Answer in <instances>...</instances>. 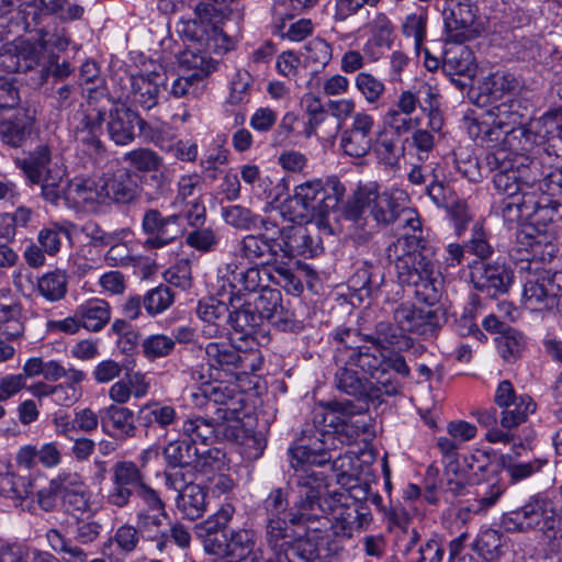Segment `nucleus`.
<instances>
[{"label":"nucleus","instance_id":"obj_9","mask_svg":"<svg viewBox=\"0 0 562 562\" xmlns=\"http://www.w3.org/2000/svg\"><path fill=\"white\" fill-rule=\"evenodd\" d=\"M510 154L503 148L488 153L485 162L491 171H494L493 184L496 191L506 196L515 199L532 190L540 180L538 164L530 160L515 165L509 158Z\"/></svg>","mask_w":562,"mask_h":562},{"label":"nucleus","instance_id":"obj_54","mask_svg":"<svg viewBox=\"0 0 562 562\" xmlns=\"http://www.w3.org/2000/svg\"><path fill=\"white\" fill-rule=\"evenodd\" d=\"M23 334L22 306L19 303L0 304V338L14 340Z\"/></svg>","mask_w":562,"mask_h":562},{"label":"nucleus","instance_id":"obj_14","mask_svg":"<svg viewBox=\"0 0 562 562\" xmlns=\"http://www.w3.org/2000/svg\"><path fill=\"white\" fill-rule=\"evenodd\" d=\"M201 393H193L192 396L196 406H205L206 411L214 415L215 420H239L244 408L243 395L236 387H231L222 382L217 384H205Z\"/></svg>","mask_w":562,"mask_h":562},{"label":"nucleus","instance_id":"obj_50","mask_svg":"<svg viewBox=\"0 0 562 562\" xmlns=\"http://www.w3.org/2000/svg\"><path fill=\"white\" fill-rule=\"evenodd\" d=\"M27 30L36 33V41L42 46L43 53L47 49L65 50L70 43L65 27H59L52 21H46L42 26H32Z\"/></svg>","mask_w":562,"mask_h":562},{"label":"nucleus","instance_id":"obj_23","mask_svg":"<svg viewBox=\"0 0 562 562\" xmlns=\"http://www.w3.org/2000/svg\"><path fill=\"white\" fill-rule=\"evenodd\" d=\"M374 119L367 112H357L352 115L350 126L342 131L340 146L350 157L366 156L373 144Z\"/></svg>","mask_w":562,"mask_h":562},{"label":"nucleus","instance_id":"obj_46","mask_svg":"<svg viewBox=\"0 0 562 562\" xmlns=\"http://www.w3.org/2000/svg\"><path fill=\"white\" fill-rule=\"evenodd\" d=\"M50 162V149L47 145H38L29 156L23 159H16V166L22 169L27 180L33 184H40L43 181V175L47 171Z\"/></svg>","mask_w":562,"mask_h":562},{"label":"nucleus","instance_id":"obj_28","mask_svg":"<svg viewBox=\"0 0 562 562\" xmlns=\"http://www.w3.org/2000/svg\"><path fill=\"white\" fill-rule=\"evenodd\" d=\"M106 200L115 204L130 205L138 202L143 188L139 176L131 169L122 168L104 177Z\"/></svg>","mask_w":562,"mask_h":562},{"label":"nucleus","instance_id":"obj_41","mask_svg":"<svg viewBox=\"0 0 562 562\" xmlns=\"http://www.w3.org/2000/svg\"><path fill=\"white\" fill-rule=\"evenodd\" d=\"M33 479L18 475L11 471L0 472V496L14 502L15 507H23L33 494Z\"/></svg>","mask_w":562,"mask_h":562},{"label":"nucleus","instance_id":"obj_55","mask_svg":"<svg viewBox=\"0 0 562 562\" xmlns=\"http://www.w3.org/2000/svg\"><path fill=\"white\" fill-rule=\"evenodd\" d=\"M474 548L485 560L494 561L505 553L506 540L501 531L488 528L479 535Z\"/></svg>","mask_w":562,"mask_h":562},{"label":"nucleus","instance_id":"obj_7","mask_svg":"<svg viewBox=\"0 0 562 562\" xmlns=\"http://www.w3.org/2000/svg\"><path fill=\"white\" fill-rule=\"evenodd\" d=\"M108 104H111V99L106 88L97 85L88 89L87 108L80 105L81 109L69 117L78 150L86 154L92 165L103 161L106 157V148L100 136L106 120Z\"/></svg>","mask_w":562,"mask_h":562},{"label":"nucleus","instance_id":"obj_18","mask_svg":"<svg viewBox=\"0 0 562 562\" xmlns=\"http://www.w3.org/2000/svg\"><path fill=\"white\" fill-rule=\"evenodd\" d=\"M470 278L475 290L496 299L508 291L514 281V272L509 266L499 260L473 261L470 265Z\"/></svg>","mask_w":562,"mask_h":562},{"label":"nucleus","instance_id":"obj_34","mask_svg":"<svg viewBox=\"0 0 562 562\" xmlns=\"http://www.w3.org/2000/svg\"><path fill=\"white\" fill-rule=\"evenodd\" d=\"M530 217L535 226L544 228L548 224L562 217V204L543 192L542 181L539 180L528 195Z\"/></svg>","mask_w":562,"mask_h":562},{"label":"nucleus","instance_id":"obj_63","mask_svg":"<svg viewBox=\"0 0 562 562\" xmlns=\"http://www.w3.org/2000/svg\"><path fill=\"white\" fill-rule=\"evenodd\" d=\"M123 161L144 175L151 173L162 166V158L149 148H137L125 153Z\"/></svg>","mask_w":562,"mask_h":562},{"label":"nucleus","instance_id":"obj_64","mask_svg":"<svg viewBox=\"0 0 562 562\" xmlns=\"http://www.w3.org/2000/svg\"><path fill=\"white\" fill-rule=\"evenodd\" d=\"M491 238V233L486 232L481 223H475L471 229V237L465 243L467 252L475 256L477 261L485 262L494 254Z\"/></svg>","mask_w":562,"mask_h":562},{"label":"nucleus","instance_id":"obj_44","mask_svg":"<svg viewBox=\"0 0 562 562\" xmlns=\"http://www.w3.org/2000/svg\"><path fill=\"white\" fill-rule=\"evenodd\" d=\"M33 120L27 114H16L0 122V140L11 148H20L31 135Z\"/></svg>","mask_w":562,"mask_h":562},{"label":"nucleus","instance_id":"obj_59","mask_svg":"<svg viewBox=\"0 0 562 562\" xmlns=\"http://www.w3.org/2000/svg\"><path fill=\"white\" fill-rule=\"evenodd\" d=\"M139 183L149 203L166 199L171 193L170 181L160 169L139 177Z\"/></svg>","mask_w":562,"mask_h":562},{"label":"nucleus","instance_id":"obj_32","mask_svg":"<svg viewBox=\"0 0 562 562\" xmlns=\"http://www.w3.org/2000/svg\"><path fill=\"white\" fill-rule=\"evenodd\" d=\"M65 200H74L76 204H82L85 207L94 211L108 201L104 177L99 179H72L65 193Z\"/></svg>","mask_w":562,"mask_h":562},{"label":"nucleus","instance_id":"obj_31","mask_svg":"<svg viewBox=\"0 0 562 562\" xmlns=\"http://www.w3.org/2000/svg\"><path fill=\"white\" fill-rule=\"evenodd\" d=\"M132 101L145 110L158 104L161 87L167 89V77L159 72L130 76Z\"/></svg>","mask_w":562,"mask_h":562},{"label":"nucleus","instance_id":"obj_6","mask_svg":"<svg viewBox=\"0 0 562 562\" xmlns=\"http://www.w3.org/2000/svg\"><path fill=\"white\" fill-rule=\"evenodd\" d=\"M319 499L329 505L324 508V517L330 527L323 538L334 536L336 538L350 539L356 532L366 530L372 522V513L366 498L369 497V484H348V493H328L324 486V473H318Z\"/></svg>","mask_w":562,"mask_h":562},{"label":"nucleus","instance_id":"obj_53","mask_svg":"<svg viewBox=\"0 0 562 562\" xmlns=\"http://www.w3.org/2000/svg\"><path fill=\"white\" fill-rule=\"evenodd\" d=\"M37 291L48 302H58L67 294L68 276L59 269L47 272L38 278Z\"/></svg>","mask_w":562,"mask_h":562},{"label":"nucleus","instance_id":"obj_25","mask_svg":"<svg viewBox=\"0 0 562 562\" xmlns=\"http://www.w3.org/2000/svg\"><path fill=\"white\" fill-rule=\"evenodd\" d=\"M67 0H40V5L36 3H23L22 16L25 29L42 25L46 21H52V14H56L63 21H71L79 19L83 13V8L78 4L68 5Z\"/></svg>","mask_w":562,"mask_h":562},{"label":"nucleus","instance_id":"obj_58","mask_svg":"<svg viewBox=\"0 0 562 562\" xmlns=\"http://www.w3.org/2000/svg\"><path fill=\"white\" fill-rule=\"evenodd\" d=\"M273 555L266 559L265 562H292L288 555V551H293V554L301 559L303 562H317L318 553L316 546L313 544L306 537H300V544H291L284 548H270Z\"/></svg>","mask_w":562,"mask_h":562},{"label":"nucleus","instance_id":"obj_37","mask_svg":"<svg viewBox=\"0 0 562 562\" xmlns=\"http://www.w3.org/2000/svg\"><path fill=\"white\" fill-rule=\"evenodd\" d=\"M383 282L384 273L382 268L366 261L349 278L348 284L359 300L363 301L364 299L376 296Z\"/></svg>","mask_w":562,"mask_h":562},{"label":"nucleus","instance_id":"obj_40","mask_svg":"<svg viewBox=\"0 0 562 562\" xmlns=\"http://www.w3.org/2000/svg\"><path fill=\"white\" fill-rule=\"evenodd\" d=\"M225 420H215L214 415L194 417L183 422L182 431L192 442L199 446L211 443L224 428Z\"/></svg>","mask_w":562,"mask_h":562},{"label":"nucleus","instance_id":"obj_52","mask_svg":"<svg viewBox=\"0 0 562 562\" xmlns=\"http://www.w3.org/2000/svg\"><path fill=\"white\" fill-rule=\"evenodd\" d=\"M75 225L71 222H54L38 232L37 241L43 250L49 255H56L61 247V236L71 238V229Z\"/></svg>","mask_w":562,"mask_h":562},{"label":"nucleus","instance_id":"obj_10","mask_svg":"<svg viewBox=\"0 0 562 562\" xmlns=\"http://www.w3.org/2000/svg\"><path fill=\"white\" fill-rule=\"evenodd\" d=\"M346 193L345 186L337 178L308 180L294 189V200L311 217L324 220L335 211Z\"/></svg>","mask_w":562,"mask_h":562},{"label":"nucleus","instance_id":"obj_47","mask_svg":"<svg viewBox=\"0 0 562 562\" xmlns=\"http://www.w3.org/2000/svg\"><path fill=\"white\" fill-rule=\"evenodd\" d=\"M474 60L472 50L467 46L450 48L445 53L442 71L447 76H474L476 72Z\"/></svg>","mask_w":562,"mask_h":562},{"label":"nucleus","instance_id":"obj_21","mask_svg":"<svg viewBox=\"0 0 562 562\" xmlns=\"http://www.w3.org/2000/svg\"><path fill=\"white\" fill-rule=\"evenodd\" d=\"M357 352L353 353V358L348 364L360 368L363 373L370 375L373 384L385 396L396 395L400 392L401 382L384 375L385 355L379 346L372 344V346H366Z\"/></svg>","mask_w":562,"mask_h":562},{"label":"nucleus","instance_id":"obj_49","mask_svg":"<svg viewBox=\"0 0 562 562\" xmlns=\"http://www.w3.org/2000/svg\"><path fill=\"white\" fill-rule=\"evenodd\" d=\"M196 453H199V445L188 437L170 441L164 449L167 465L196 468Z\"/></svg>","mask_w":562,"mask_h":562},{"label":"nucleus","instance_id":"obj_57","mask_svg":"<svg viewBox=\"0 0 562 562\" xmlns=\"http://www.w3.org/2000/svg\"><path fill=\"white\" fill-rule=\"evenodd\" d=\"M268 278H270V273L265 271L263 276H261V271L256 265L241 270L236 268L232 271L228 280L231 285L238 292H257L258 290L260 291L262 288L268 286V284L263 283Z\"/></svg>","mask_w":562,"mask_h":562},{"label":"nucleus","instance_id":"obj_26","mask_svg":"<svg viewBox=\"0 0 562 562\" xmlns=\"http://www.w3.org/2000/svg\"><path fill=\"white\" fill-rule=\"evenodd\" d=\"M373 312L363 311L359 317V328H350L340 326L331 333L333 341L336 344L335 359L336 363L348 364L353 358V353L364 348L361 342L368 341L363 337V333L370 329V321Z\"/></svg>","mask_w":562,"mask_h":562},{"label":"nucleus","instance_id":"obj_12","mask_svg":"<svg viewBox=\"0 0 562 562\" xmlns=\"http://www.w3.org/2000/svg\"><path fill=\"white\" fill-rule=\"evenodd\" d=\"M226 342H210L205 347V357L210 369L223 372L225 376L249 374L260 369L262 359L257 349L241 350Z\"/></svg>","mask_w":562,"mask_h":562},{"label":"nucleus","instance_id":"obj_62","mask_svg":"<svg viewBox=\"0 0 562 562\" xmlns=\"http://www.w3.org/2000/svg\"><path fill=\"white\" fill-rule=\"evenodd\" d=\"M371 38L366 44V48L370 45L390 48L393 43L394 26L389 16L384 12H378L368 24Z\"/></svg>","mask_w":562,"mask_h":562},{"label":"nucleus","instance_id":"obj_51","mask_svg":"<svg viewBox=\"0 0 562 562\" xmlns=\"http://www.w3.org/2000/svg\"><path fill=\"white\" fill-rule=\"evenodd\" d=\"M536 411V403L532 398L522 394L507 406L502 407L501 425L503 428L512 429L527 420L529 414Z\"/></svg>","mask_w":562,"mask_h":562},{"label":"nucleus","instance_id":"obj_1","mask_svg":"<svg viewBox=\"0 0 562 562\" xmlns=\"http://www.w3.org/2000/svg\"><path fill=\"white\" fill-rule=\"evenodd\" d=\"M353 366L338 367L334 385L340 393L352 400H333L327 402L326 409L315 412L312 424H305L301 430L300 445L294 456L301 460L322 463L328 460L323 452L325 447L336 448L341 443L356 442L361 434H366L369 424L364 417L353 419L369 409V403L385 396L373 381L360 376Z\"/></svg>","mask_w":562,"mask_h":562},{"label":"nucleus","instance_id":"obj_45","mask_svg":"<svg viewBox=\"0 0 562 562\" xmlns=\"http://www.w3.org/2000/svg\"><path fill=\"white\" fill-rule=\"evenodd\" d=\"M176 504L184 518L190 520L198 519L206 510V491L201 484L189 485V487L178 494Z\"/></svg>","mask_w":562,"mask_h":562},{"label":"nucleus","instance_id":"obj_27","mask_svg":"<svg viewBox=\"0 0 562 562\" xmlns=\"http://www.w3.org/2000/svg\"><path fill=\"white\" fill-rule=\"evenodd\" d=\"M229 305L232 310L228 308L227 321L236 335L232 340L241 341L245 348L252 349L256 341L255 335L263 321L248 301L237 306L235 300L231 297Z\"/></svg>","mask_w":562,"mask_h":562},{"label":"nucleus","instance_id":"obj_48","mask_svg":"<svg viewBox=\"0 0 562 562\" xmlns=\"http://www.w3.org/2000/svg\"><path fill=\"white\" fill-rule=\"evenodd\" d=\"M234 508L231 504L223 505L214 515L196 526V532L204 538V548L210 553L209 539H221L226 536V528L232 519Z\"/></svg>","mask_w":562,"mask_h":562},{"label":"nucleus","instance_id":"obj_42","mask_svg":"<svg viewBox=\"0 0 562 562\" xmlns=\"http://www.w3.org/2000/svg\"><path fill=\"white\" fill-rule=\"evenodd\" d=\"M77 317L85 329L97 333L110 322L111 307L104 300L90 299L77 306Z\"/></svg>","mask_w":562,"mask_h":562},{"label":"nucleus","instance_id":"obj_60","mask_svg":"<svg viewBox=\"0 0 562 562\" xmlns=\"http://www.w3.org/2000/svg\"><path fill=\"white\" fill-rule=\"evenodd\" d=\"M495 341L501 357L507 362L519 359L526 346L524 335L512 327L506 329L503 335L497 336Z\"/></svg>","mask_w":562,"mask_h":562},{"label":"nucleus","instance_id":"obj_19","mask_svg":"<svg viewBox=\"0 0 562 562\" xmlns=\"http://www.w3.org/2000/svg\"><path fill=\"white\" fill-rule=\"evenodd\" d=\"M181 215L164 216L157 209H147L142 218V231L148 238L145 247L149 249L162 248L183 234Z\"/></svg>","mask_w":562,"mask_h":562},{"label":"nucleus","instance_id":"obj_13","mask_svg":"<svg viewBox=\"0 0 562 562\" xmlns=\"http://www.w3.org/2000/svg\"><path fill=\"white\" fill-rule=\"evenodd\" d=\"M522 299L527 308L536 311L555 306L562 315V272H529L524 284Z\"/></svg>","mask_w":562,"mask_h":562},{"label":"nucleus","instance_id":"obj_29","mask_svg":"<svg viewBox=\"0 0 562 562\" xmlns=\"http://www.w3.org/2000/svg\"><path fill=\"white\" fill-rule=\"evenodd\" d=\"M210 553L225 555L231 562L248 561L247 558L254 553V532L246 529L232 531L228 536H221V539H209Z\"/></svg>","mask_w":562,"mask_h":562},{"label":"nucleus","instance_id":"obj_17","mask_svg":"<svg viewBox=\"0 0 562 562\" xmlns=\"http://www.w3.org/2000/svg\"><path fill=\"white\" fill-rule=\"evenodd\" d=\"M476 14V0H450L443 11L448 38L459 44L474 40L482 29Z\"/></svg>","mask_w":562,"mask_h":562},{"label":"nucleus","instance_id":"obj_11","mask_svg":"<svg viewBox=\"0 0 562 562\" xmlns=\"http://www.w3.org/2000/svg\"><path fill=\"white\" fill-rule=\"evenodd\" d=\"M519 100L506 98L488 111L490 116L493 117L491 124L486 122L477 123L474 126L477 131L473 132V127H470V133L482 142L490 143L505 140L509 135L516 133L524 135L525 128L522 125L528 117L526 113L519 111Z\"/></svg>","mask_w":562,"mask_h":562},{"label":"nucleus","instance_id":"obj_16","mask_svg":"<svg viewBox=\"0 0 562 562\" xmlns=\"http://www.w3.org/2000/svg\"><path fill=\"white\" fill-rule=\"evenodd\" d=\"M392 314L403 334L409 331L426 338L435 336L446 321L441 307H416L412 303L397 304Z\"/></svg>","mask_w":562,"mask_h":562},{"label":"nucleus","instance_id":"obj_39","mask_svg":"<svg viewBox=\"0 0 562 562\" xmlns=\"http://www.w3.org/2000/svg\"><path fill=\"white\" fill-rule=\"evenodd\" d=\"M352 443L353 442L341 443L336 448L325 447L322 453L328 457V460H325L322 463H307L305 468L308 469V474L315 472L314 470H312L313 465L324 467L326 464H330V469L335 473L336 481L338 484L347 485L352 483L353 481H357V479L355 477L357 462L355 457L349 453L338 454L334 457L331 453V451H336L337 449H340L342 446H350Z\"/></svg>","mask_w":562,"mask_h":562},{"label":"nucleus","instance_id":"obj_20","mask_svg":"<svg viewBox=\"0 0 562 562\" xmlns=\"http://www.w3.org/2000/svg\"><path fill=\"white\" fill-rule=\"evenodd\" d=\"M44 54L37 41L18 38L0 48V67L8 72H27L41 65Z\"/></svg>","mask_w":562,"mask_h":562},{"label":"nucleus","instance_id":"obj_30","mask_svg":"<svg viewBox=\"0 0 562 562\" xmlns=\"http://www.w3.org/2000/svg\"><path fill=\"white\" fill-rule=\"evenodd\" d=\"M281 240L250 234L239 243V252L243 258L261 266L279 263L282 256Z\"/></svg>","mask_w":562,"mask_h":562},{"label":"nucleus","instance_id":"obj_24","mask_svg":"<svg viewBox=\"0 0 562 562\" xmlns=\"http://www.w3.org/2000/svg\"><path fill=\"white\" fill-rule=\"evenodd\" d=\"M179 419L176 408L157 401L142 405L136 415V422L144 429L147 438H165L169 427Z\"/></svg>","mask_w":562,"mask_h":562},{"label":"nucleus","instance_id":"obj_3","mask_svg":"<svg viewBox=\"0 0 562 562\" xmlns=\"http://www.w3.org/2000/svg\"><path fill=\"white\" fill-rule=\"evenodd\" d=\"M213 4L200 1L192 16H182L177 23V33L186 44L178 55L182 74L172 79L169 93L179 98H200L206 87L207 77L216 69L212 52L224 47L226 37L212 23Z\"/></svg>","mask_w":562,"mask_h":562},{"label":"nucleus","instance_id":"obj_43","mask_svg":"<svg viewBox=\"0 0 562 562\" xmlns=\"http://www.w3.org/2000/svg\"><path fill=\"white\" fill-rule=\"evenodd\" d=\"M521 82L514 74L506 70H497L488 75L482 83L481 90L493 101L505 97L512 98L519 92Z\"/></svg>","mask_w":562,"mask_h":562},{"label":"nucleus","instance_id":"obj_5","mask_svg":"<svg viewBox=\"0 0 562 562\" xmlns=\"http://www.w3.org/2000/svg\"><path fill=\"white\" fill-rule=\"evenodd\" d=\"M342 214L351 223L357 243L367 241L380 225L387 226L396 221L412 229V233L404 235H423L418 216L404 209L392 195L380 193L374 182L359 186L345 205Z\"/></svg>","mask_w":562,"mask_h":562},{"label":"nucleus","instance_id":"obj_8","mask_svg":"<svg viewBox=\"0 0 562 562\" xmlns=\"http://www.w3.org/2000/svg\"><path fill=\"white\" fill-rule=\"evenodd\" d=\"M502 526L509 532L539 531L547 540L555 541L562 530V509L546 493L531 495L526 503L503 514Z\"/></svg>","mask_w":562,"mask_h":562},{"label":"nucleus","instance_id":"obj_2","mask_svg":"<svg viewBox=\"0 0 562 562\" xmlns=\"http://www.w3.org/2000/svg\"><path fill=\"white\" fill-rule=\"evenodd\" d=\"M300 439L289 449L290 464L295 471V482L299 487L297 497L291 504L289 487H273L262 501V512L266 517L265 541L269 548H284L300 544V537L314 533L323 538L330 525L324 517V508L329 509L326 499H319L318 472L308 474L307 463L294 456Z\"/></svg>","mask_w":562,"mask_h":562},{"label":"nucleus","instance_id":"obj_35","mask_svg":"<svg viewBox=\"0 0 562 562\" xmlns=\"http://www.w3.org/2000/svg\"><path fill=\"white\" fill-rule=\"evenodd\" d=\"M102 431L116 439H127L136 435L134 413L127 407L112 404L100 409Z\"/></svg>","mask_w":562,"mask_h":562},{"label":"nucleus","instance_id":"obj_22","mask_svg":"<svg viewBox=\"0 0 562 562\" xmlns=\"http://www.w3.org/2000/svg\"><path fill=\"white\" fill-rule=\"evenodd\" d=\"M106 114V132L109 138L117 146H126L134 142L136 128L145 132L147 123L140 115L124 105L110 104Z\"/></svg>","mask_w":562,"mask_h":562},{"label":"nucleus","instance_id":"obj_15","mask_svg":"<svg viewBox=\"0 0 562 562\" xmlns=\"http://www.w3.org/2000/svg\"><path fill=\"white\" fill-rule=\"evenodd\" d=\"M111 486L105 495L108 505L117 509L130 506L146 482V475L133 461H117L111 468Z\"/></svg>","mask_w":562,"mask_h":562},{"label":"nucleus","instance_id":"obj_56","mask_svg":"<svg viewBox=\"0 0 562 562\" xmlns=\"http://www.w3.org/2000/svg\"><path fill=\"white\" fill-rule=\"evenodd\" d=\"M81 231L89 239V244L93 247H106L111 243L127 240L133 236V232L128 227L106 232L98 223L92 221L87 222L82 226Z\"/></svg>","mask_w":562,"mask_h":562},{"label":"nucleus","instance_id":"obj_4","mask_svg":"<svg viewBox=\"0 0 562 562\" xmlns=\"http://www.w3.org/2000/svg\"><path fill=\"white\" fill-rule=\"evenodd\" d=\"M389 257H395L398 280L414 288V296L427 304L439 303L442 279L436 267L437 248L420 233L402 235L387 248Z\"/></svg>","mask_w":562,"mask_h":562},{"label":"nucleus","instance_id":"obj_61","mask_svg":"<svg viewBox=\"0 0 562 562\" xmlns=\"http://www.w3.org/2000/svg\"><path fill=\"white\" fill-rule=\"evenodd\" d=\"M221 214L224 222L236 229L251 231L258 227L259 215L240 204L223 206Z\"/></svg>","mask_w":562,"mask_h":562},{"label":"nucleus","instance_id":"obj_33","mask_svg":"<svg viewBox=\"0 0 562 562\" xmlns=\"http://www.w3.org/2000/svg\"><path fill=\"white\" fill-rule=\"evenodd\" d=\"M283 259H291L295 256L312 258L322 250V241L318 235L313 236L302 225H289L284 240H281Z\"/></svg>","mask_w":562,"mask_h":562},{"label":"nucleus","instance_id":"obj_38","mask_svg":"<svg viewBox=\"0 0 562 562\" xmlns=\"http://www.w3.org/2000/svg\"><path fill=\"white\" fill-rule=\"evenodd\" d=\"M137 529L143 539L157 542V549L162 551L169 540L168 522L169 516L165 513L138 512Z\"/></svg>","mask_w":562,"mask_h":562},{"label":"nucleus","instance_id":"obj_36","mask_svg":"<svg viewBox=\"0 0 562 562\" xmlns=\"http://www.w3.org/2000/svg\"><path fill=\"white\" fill-rule=\"evenodd\" d=\"M369 324L370 329L368 333H363L364 339L369 342L379 347H392L398 350L411 346V338L406 334H403V330H401L396 323L393 324L384 319L375 321L371 316Z\"/></svg>","mask_w":562,"mask_h":562}]
</instances>
